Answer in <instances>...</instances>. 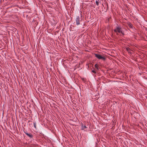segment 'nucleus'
Instances as JSON below:
<instances>
[{
	"instance_id": "nucleus-12",
	"label": "nucleus",
	"mask_w": 147,
	"mask_h": 147,
	"mask_svg": "<svg viewBox=\"0 0 147 147\" xmlns=\"http://www.w3.org/2000/svg\"><path fill=\"white\" fill-rule=\"evenodd\" d=\"M133 115H138V114L136 112H135Z\"/></svg>"
},
{
	"instance_id": "nucleus-3",
	"label": "nucleus",
	"mask_w": 147,
	"mask_h": 147,
	"mask_svg": "<svg viewBox=\"0 0 147 147\" xmlns=\"http://www.w3.org/2000/svg\"><path fill=\"white\" fill-rule=\"evenodd\" d=\"M94 55L95 57L99 59H102L104 61L105 60V58L104 56H102L100 55L96 54H94Z\"/></svg>"
},
{
	"instance_id": "nucleus-1",
	"label": "nucleus",
	"mask_w": 147,
	"mask_h": 147,
	"mask_svg": "<svg viewBox=\"0 0 147 147\" xmlns=\"http://www.w3.org/2000/svg\"><path fill=\"white\" fill-rule=\"evenodd\" d=\"M114 31L116 33H121L123 35H125L124 32L122 30L121 27L118 25L116 27L115 29L114 30Z\"/></svg>"
},
{
	"instance_id": "nucleus-2",
	"label": "nucleus",
	"mask_w": 147,
	"mask_h": 147,
	"mask_svg": "<svg viewBox=\"0 0 147 147\" xmlns=\"http://www.w3.org/2000/svg\"><path fill=\"white\" fill-rule=\"evenodd\" d=\"M82 16L81 14L76 17V25H78L80 24V22L82 21Z\"/></svg>"
},
{
	"instance_id": "nucleus-6",
	"label": "nucleus",
	"mask_w": 147,
	"mask_h": 147,
	"mask_svg": "<svg viewBox=\"0 0 147 147\" xmlns=\"http://www.w3.org/2000/svg\"><path fill=\"white\" fill-rule=\"evenodd\" d=\"M126 49L129 53L130 54L131 53V50L129 48V47H127L126 48Z\"/></svg>"
},
{
	"instance_id": "nucleus-4",
	"label": "nucleus",
	"mask_w": 147,
	"mask_h": 147,
	"mask_svg": "<svg viewBox=\"0 0 147 147\" xmlns=\"http://www.w3.org/2000/svg\"><path fill=\"white\" fill-rule=\"evenodd\" d=\"M24 133L26 135L30 138H33V136L31 134H28L27 131H24Z\"/></svg>"
},
{
	"instance_id": "nucleus-7",
	"label": "nucleus",
	"mask_w": 147,
	"mask_h": 147,
	"mask_svg": "<svg viewBox=\"0 0 147 147\" xmlns=\"http://www.w3.org/2000/svg\"><path fill=\"white\" fill-rule=\"evenodd\" d=\"M82 130L84 129L87 128V127H86V125H83V124L82 125Z\"/></svg>"
},
{
	"instance_id": "nucleus-9",
	"label": "nucleus",
	"mask_w": 147,
	"mask_h": 147,
	"mask_svg": "<svg viewBox=\"0 0 147 147\" xmlns=\"http://www.w3.org/2000/svg\"><path fill=\"white\" fill-rule=\"evenodd\" d=\"M94 66L97 69H98V65L97 64H96Z\"/></svg>"
},
{
	"instance_id": "nucleus-10",
	"label": "nucleus",
	"mask_w": 147,
	"mask_h": 147,
	"mask_svg": "<svg viewBox=\"0 0 147 147\" xmlns=\"http://www.w3.org/2000/svg\"><path fill=\"white\" fill-rule=\"evenodd\" d=\"M33 124L34 128L36 129V123L35 122H33Z\"/></svg>"
},
{
	"instance_id": "nucleus-11",
	"label": "nucleus",
	"mask_w": 147,
	"mask_h": 147,
	"mask_svg": "<svg viewBox=\"0 0 147 147\" xmlns=\"http://www.w3.org/2000/svg\"><path fill=\"white\" fill-rule=\"evenodd\" d=\"M92 72L94 74H96V71H95L94 69H93L92 70Z\"/></svg>"
},
{
	"instance_id": "nucleus-8",
	"label": "nucleus",
	"mask_w": 147,
	"mask_h": 147,
	"mask_svg": "<svg viewBox=\"0 0 147 147\" xmlns=\"http://www.w3.org/2000/svg\"><path fill=\"white\" fill-rule=\"evenodd\" d=\"M96 3L97 5L98 6L99 3V0H96Z\"/></svg>"
},
{
	"instance_id": "nucleus-5",
	"label": "nucleus",
	"mask_w": 147,
	"mask_h": 147,
	"mask_svg": "<svg viewBox=\"0 0 147 147\" xmlns=\"http://www.w3.org/2000/svg\"><path fill=\"white\" fill-rule=\"evenodd\" d=\"M127 24L129 28L132 29L133 28H134L133 26L131 23L129 22L127 23Z\"/></svg>"
}]
</instances>
